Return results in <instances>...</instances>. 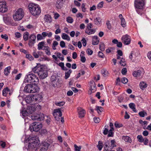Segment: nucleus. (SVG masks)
Listing matches in <instances>:
<instances>
[{
  "label": "nucleus",
  "mask_w": 151,
  "mask_h": 151,
  "mask_svg": "<svg viewBox=\"0 0 151 151\" xmlns=\"http://www.w3.org/2000/svg\"><path fill=\"white\" fill-rule=\"evenodd\" d=\"M32 71L35 73H37L40 78L44 79L48 76L47 71L45 68L40 65H37L32 69Z\"/></svg>",
  "instance_id": "1"
},
{
  "label": "nucleus",
  "mask_w": 151,
  "mask_h": 151,
  "mask_svg": "<svg viewBox=\"0 0 151 151\" xmlns=\"http://www.w3.org/2000/svg\"><path fill=\"white\" fill-rule=\"evenodd\" d=\"M28 142V145L27 148L29 150H32L36 148L39 143V139L37 136L29 137Z\"/></svg>",
  "instance_id": "2"
},
{
  "label": "nucleus",
  "mask_w": 151,
  "mask_h": 151,
  "mask_svg": "<svg viewBox=\"0 0 151 151\" xmlns=\"http://www.w3.org/2000/svg\"><path fill=\"white\" fill-rule=\"evenodd\" d=\"M39 81L38 77L34 74L29 72L26 76L24 82L35 84H37Z\"/></svg>",
  "instance_id": "3"
},
{
  "label": "nucleus",
  "mask_w": 151,
  "mask_h": 151,
  "mask_svg": "<svg viewBox=\"0 0 151 151\" xmlns=\"http://www.w3.org/2000/svg\"><path fill=\"white\" fill-rule=\"evenodd\" d=\"M28 7L31 13L34 16L39 15L41 12L40 8L37 4L30 3Z\"/></svg>",
  "instance_id": "4"
},
{
  "label": "nucleus",
  "mask_w": 151,
  "mask_h": 151,
  "mask_svg": "<svg viewBox=\"0 0 151 151\" xmlns=\"http://www.w3.org/2000/svg\"><path fill=\"white\" fill-rule=\"evenodd\" d=\"M145 0H135L134 6L137 12L139 14L141 13L139 10H142L145 5Z\"/></svg>",
  "instance_id": "5"
},
{
  "label": "nucleus",
  "mask_w": 151,
  "mask_h": 151,
  "mask_svg": "<svg viewBox=\"0 0 151 151\" xmlns=\"http://www.w3.org/2000/svg\"><path fill=\"white\" fill-rule=\"evenodd\" d=\"M24 12L21 8L18 9L13 16L14 19L18 21L21 19L24 16Z\"/></svg>",
  "instance_id": "6"
},
{
  "label": "nucleus",
  "mask_w": 151,
  "mask_h": 151,
  "mask_svg": "<svg viewBox=\"0 0 151 151\" xmlns=\"http://www.w3.org/2000/svg\"><path fill=\"white\" fill-rule=\"evenodd\" d=\"M42 127V125L39 122H35L32 123L30 125L29 129L31 132H38Z\"/></svg>",
  "instance_id": "7"
},
{
  "label": "nucleus",
  "mask_w": 151,
  "mask_h": 151,
  "mask_svg": "<svg viewBox=\"0 0 151 151\" xmlns=\"http://www.w3.org/2000/svg\"><path fill=\"white\" fill-rule=\"evenodd\" d=\"M49 146L48 143L46 142H43L39 147L36 149L35 151H46Z\"/></svg>",
  "instance_id": "8"
},
{
  "label": "nucleus",
  "mask_w": 151,
  "mask_h": 151,
  "mask_svg": "<svg viewBox=\"0 0 151 151\" xmlns=\"http://www.w3.org/2000/svg\"><path fill=\"white\" fill-rule=\"evenodd\" d=\"M121 40L124 44L126 45H129L131 42V39L130 36L127 34L123 35Z\"/></svg>",
  "instance_id": "9"
},
{
  "label": "nucleus",
  "mask_w": 151,
  "mask_h": 151,
  "mask_svg": "<svg viewBox=\"0 0 151 151\" xmlns=\"http://www.w3.org/2000/svg\"><path fill=\"white\" fill-rule=\"evenodd\" d=\"M53 115L55 117L56 120H59V118H57V116H58V117L59 116L60 117H61L62 116V114L61 111L60 109H58L54 110L53 113Z\"/></svg>",
  "instance_id": "10"
},
{
  "label": "nucleus",
  "mask_w": 151,
  "mask_h": 151,
  "mask_svg": "<svg viewBox=\"0 0 151 151\" xmlns=\"http://www.w3.org/2000/svg\"><path fill=\"white\" fill-rule=\"evenodd\" d=\"M36 37L34 34H32L29 37L28 45L30 47H32L35 42Z\"/></svg>",
  "instance_id": "11"
},
{
  "label": "nucleus",
  "mask_w": 151,
  "mask_h": 151,
  "mask_svg": "<svg viewBox=\"0 0 151 151\" xmlns=\"http://www.w3.org/2000/svg\"><path fill=\"white\" fill-rule=\"evenodd\" d=\"M7 10L6 2L4 1L0 2V12L3 13L5 12Z\"/></svg>",
  "instance_id": "12"
},
{
  "label": "nucleus",
  "mask_w": 151,
  "mask_h": 151,
  "mask_svg": "<svg viewBox=\"0 0 151 151\" xmlns=\"http://www.w3.org/2000/svg\"><path fill=\"white\" fill-rule=\"evenodd\" d=\"M77 111L80 118L83 117L86 114L85 111L81 107H78L77 109Z\"/></svg>",
  "instance_id": "13"
},
{
  "label": "nucleus",
  "mask_w": 151,
  "mask_h": 151,
  "mask_svg": "<svg viewBox=\"0 0 151 151\" xmlns=\"http://www.w3.org/2000/svg\"><path fill=\"white\" fill-rule=\"evenodd\" d=\"M25 100L28 104H35V101H34V100H33V95L27 96L25 98Z\"/></svg>",
  "instance_id": "14"
},
{
  "label": "nucleus",
  "mask_w": 151,
  "mask_h": 151,
  "mask_svg": "<svg viewBox=\"0 0 151 151\" xmlns=\"http://www.w3.org/2000/svg\"><path fill=\"white\" fill-rule=\"evenodd\" d=\"M144 73V70L143 69H142L141 70H138L134 71L133 73V75L134 77H138L142 76Z\"/></svg>",
  "instance_id": "15"
},
{
  "label": "nucleus",
  "mask_w": 151,
  "mask_h": 151,
  "mask_svg": "<svg viewBox=\"0 0 151 151\" xmlns=\"http://www.w3.org/2000/svg\"><path fill=\"white\" fill-rule=\"evenodd\" d=\"M33 100L34 101H35V104L37 103L38 102L40 101L41 100L42 97L41 95L39 94L33 95Z\"/></svg>",
  "instance_id": "16"
},
{
  "label": "nucleus",
  "mask_w": 151,
  "mask_h": 151,
  "mask_svg": "<svg viewBox=\"0 0 151 151\" xmlns=\"http://www.w3.org/2000/svg\"><path fill=\"white\" fill-rule=\"evenodd\" d=\"M36 84H32L31 89V93H35L39 91V88Z\"/></svg>",
  "instance_id": "17"
},
{
  "label": "nucleus",
  "mask_w": 151,
  "mask_h": 151,
  "mask_svg": "<svg viewBox=\"0 0 151 151\" xmlns=\"http://www.w3.org/2000/svg\"><path fill=\"white\" fill-rule=\"evenodd\" d=\"M65 1V0H58L56 4V7L59 9L61 8Z\"/></svg>",
  "instance_id": "18"
},
{
  "label": "nucleus",
  "mask_w": 151,
  "mask_h": 151,
  "mask_svg": "<svg viewBox=\"0 0 151 151\" xmlns=\"http://www.w3.org/2000/svg\"><path fill=\"white\" fill-rule=\"evenodd\" d=\"M99 42V40L97 36H94L92 37V44L93 45H98Z\"/></svg>",
  "instance_id": "19"
},
{
  "label": "nucleus",
  "mask_w": 151,
  "mask_h": 151,
  "mask_svg": "<svg viewBox=\"0 0 151 151\" xmlns=\"http://www.w3.org/2000/svg\"><path fill=\"white\" fill-rule=\"evenodd\" d=\"M45 21L47 23H50L52 21V19L51 16L49 14H47L45 15L44 17Z\"/></svg>",
  "instance_id": "20"
},
{
  "label": "nucleus",
  "mask_w": 151,
  "mask_h": 151,
  "mask_svg": "<svg viewBox=\"0 0 151 151\" xmlns=\"http://www.w3.org/2000/svg\"><path fill=\"white\" fill-rule=\"evenodd\" d=\"M31 86H32L31 84H28L24 88V92L26 93H31Z\"/></svg>",
  "instance_id": "21"
},
{
  "label": "nucleus",
  "mask_w": 151,
  "mask_h": 151,
  "mask_svg": "<svg viewBox=\"0 0 151 151\" xmlns=\"http://www.w3.org/2000/svg\"><path fill=\"white\" fill-rule=\"evenodd\" d=\"M96 30L94 29L87 28L86 29L85 31L86 33L89 35L93 34L95 33Z\"/></svg>",
  "instance_id": "22"
},
{
  "label": "nucleus",
  "mask_w": 151,
  "mask_h": 151,
  "mask_svg": "<svg viewBox=\"0 0 151 151\" xmlns=\"http://www.w3.org/2000/svg\"><path fill=\"white\" fill-rule=\"evenodd\" d=\"M85 52L82 51L81 52L80 57L81 58V61L83 63H85L86 61V58L84 56Z\"/></svg>",
  "instance_id": "23"
},
{
  "label": "nucleus",
  "mask_w": 151,
  "mask_h": 151,
  "mask_svg": "<svg viewBox=\"0 0 151 151\" xmlns=\"http://www.w3.org/2000/svg\"><path fill=\"white\" fill-rule=\"evenodd\" d=\"M94 23L97 25H99L101 24V20L99 17H96L94 19Z\"/></svg>",
  "instance_id": "24"
},
{
  "label": "nucleus",
  "mask_w": 151,
  "mask_h": 151,
  "mask_svg": "<svg viewBox=\"0 0 151 151\" xmlns=\"http://www.w3.org/2000/svg\"><path fill=\"white\" fill-rule=\"evenodd\" d=\"M72 72V71L71 69H69L68 71L65 72V79H67L70 77Z\"/></svg>",
  "instance_id": "25"
},
{
  "label": "nucleus",
  "mask_w": 151,
  "mask_h": 151,
  "mask_svg": "<svg viewBox=\"0 0 151 151\" xmlns=\"http://www.w3.org/2000/svg\"><path fill=\"white\" fill-rule=\"evenodd\" d=\"M10 91V90L8 87H6L3 89L2 91V95L3 96H6L8 93Z\"/></svg>",
  "instance_id": "26"
},
{
  "label": "nucleus",
  "mask_w": 151,
  "mask_h": 151,
  "mask_svg": "<svg viewBox=\"0 0 151 151\" xmlns=\"http://www.w3.org/2000/svg\"><path fill=\"white\" fill-rule=\"evenodd\" d=\"M139 86L141 89L143 90L147 87V84L144 82H141L139 84Z\"/></svg>",
  "instance_id": "27"
},
{
  "label": "nucleus",
  "mask_w": 151,
  "mask_h": 151,
  "mask_svg": "<svg viewBox=\"0 0 151 151\" xmlns=\"http://www.w3.org/2000/svg\"><path fill=\"white\" fill-rule=\"evenodd\" d=\"M11 69V67L10 66H8L6 68L4 71V74L6 76H7L10 73V71Z\"/></svg>",
  "instance_id": "28"
},
{
  "label": "nucleus",
  "mask_w": 151,
  "mask_h": 151,
  "mask_svg": "<svg viewBox=\"0 0 151 151\" xmlns=\"http://www.w3.org/2000/svg\"><path fill=\"white\" fill-rule=\"evenodd\" d=\"M61 37L63 39L66 40L68 41H70V37L69 36L65 33H63Z\"/></svg>",
  "instance_id": "29"
},
{
  "label": "nucleus",
  "mask_w": 151,
  "mask_h": 151,
  "mask_svg": "<svg viewBox=\"0 0 151 151\" xmlns=\"http://www.w3.org/2000/svg\"><path fill=\"white\" fill-rule=\"evenodd\" d=\"M129 106L130 108L132 109L133 111L136 113L137 112V111L135 108V105L133 103H131L129 104Z\"/></svg>",
  "instance_id": "30"
},
{
  "label": "nucleus",
  "mask_w": 151,
  "mask_h": 151,
  "mask_svg": "<svg viewBox=\"0 0 151 151\" xmlns=\"http://www.w3.org/2000/svg\"><path fill=\"white\" fill-rule=\"evenodd\" d=\"M122 139L124 140L126 142H130L131 139L130 137L128 136H123L122 137Z\"/></svg>",
  "instance_id": "31"
},
{
  "label": "nucleus",
  "mask_w": 151,
  "mask_h": 151,
  "mask_svg": "<svg viewBox=\"0 0 151 151\" xmlns=\"http://www.w3.org/2000/svg\"><path fill=\"white\" fill-rule=\"evenodd\" d=\"M31 118L33 120H37L40 121L38 114H33L31 116Z\"/></svg>",
  "instance_id": "32"
},
{
  "label": "nucleus",
  "mask_w": 151,
  "mask_h": 151,
  "mask_svg": "<svg viewBox=\"0 0 151 151\" xmlns=\"http://www.w3.org/2000/svg\"><path fill=\"white\" fill-rule=\"evenodd\" d=\"M38 117H39V119L40 121L43 120L45 118V115L42 113H40L38 114Z\"/></svg>",
  "instance_id": "33"
},
{
  "label": "nucleus",
  "mask_w": 151,
  "mask_h": 151,
  "mask_svg": "<svg viewBox=\"0 0 151 151\" xmlns=\"http://www.w3.org/2000/svg\"><path fill=\"white\" fill-rule=\"evenodd\" d=\"M119 63L122 66H125L126 65V63L125 61V59L124 58H122L121 59Z\"/></svg>",
  "instance_id": "34"
},
{
  "label": "nucleus",
  "mask_w": 151,
  "mask_h": 151,
  "mask_svg": "<svg viewBox=\"0 0 151 151\" xmlns=\"http://www.w3.org/2000/svg\"><path fill=\"white\" fill-rule=\"evenodd\" d=\"M29 35V33L27 32H25L23 35V37L24 40L27 41L28 39Z\"/></svg>",
  "instance_id": "35"
},
{
  "label": "nucleus",
  "mask_w": 151,
  "mask_h": 151,
  "mask_svg": "<svg viewBox=\"0 0 151 151\" xmlns=\"http://www.w3.org/2000/svg\"><path fill=\"white\" fill-rule=\"evenodd\" d=\"M44 42H41L39 43L38 45L37 49L39 50L42 49V47L44 46Z\"/></svg>",
  "instance_id": "36"
},
{
  "label": "nucleus",
  "mask_w": 151,
  "mask_h": 151,
  "mask_svg": "<svg viewBox=\"0 0 151 151\" xmlns=\"http://www.w3.org/2000/svg\"><path fill=\"white\" fill-rule=\"evenodd\" d=\"M90 83L92 84V85H91L90 87V90L92 92L93 91V90L95 88L96 86L93 81H90Z\"/></svg>",
  "instance_id": "37"
},
{
  "label": "nucleus",
  "mask_w": 151,
  "mask_h": 151,
  "mask_svg": "<svg viewBox=\"0 0 151 151\" xmlns=\"http://www.w3.org/2000/svg\"><path fill=\"white\" fill-rule=\"evenodd\" d=\"M65 104V102L64 101H60L59 102H56L55 104L56 105L59 106H63Z\"/></svg>",
  "instance_id": "38"
},
{
  "label": "nucleus",
  "mask_w": 151,
  "mask_h": 151,
  "mask_svg": "<svg viewBox=\"0 0 151 151\" xmlns=\"http://www.w3.org/2000/svg\"><path fill=\"white\" fill-rule=\"evenodd\" d=\"M114 49L115 48L113 47L109 48L108 49L106 50V52L107 53L112 52H113L114 50Z\"/></svg>",
  "instance_id": "39"
},
{
  "label": "nucleus",
  "mask_w": 151,
  "mask_h": 151,
  "mask_svg": "<svg viewBox=\"0 0 151 151\" xmlns=\"http://www.w3.org/2000/svg\"><path fill=\"white\" fill-rule=\"evenodd\" d=\"M139 115L142 117H144L145 115H147V113L144 111H141L139 113Z\"/></svg>",
  "instance_id": "40"
},
{
  "label": "nucleus",
  "mask_w": 151,
  "mask_h": 151,
  "mask_svg": "<svg viewBox=\"0 0 151 151\" xmlns=\"http://www.w3.org/2000/svg\"><path fill=\"white\" fill-rule=\"evenodd\" d=\"M128 81V79L126 77L122 78L121 80V82L124 84L127 83Z\"/></svg>",
  "instance_id": "41"
},
{
  "label": "nucleus",
  "mask_w": 151,
  "mask_h": 151,
  "mask_svg": "<svg viewBox=\"0 0 151 151\" xmlns=\"http://www.w3.org/2000/svg\"><path fill=\"white\" fill-rule=\"evenodd\" d=\"M137 138L138 139V141L140 142H142L144 141V138L141 135H139L137 136Z\"/></svg>",
  "instance_id": "42"
},
{
  "label": "nucleus",
  "mask_w": 151,
  "mask_h": 151,
  "mask_svg": "<svg viewBox=\"0 0 151 151\" xmlns=\"http://www.w3.org/2000/svg\"><path fill=\"white\" fill-rule=\"evenodd\" d=\"M75 147V151H80L81 147V146H78L76 145H74Z\"/></svg>",
  "instance_id": "43"
},
{
  "label": "nucleus",
  "mask_w": 151,
  "mask_h": 151,
  "mask_svg": "<svg viewBox=\"0 0 151 151\" xmlns=\"http://www.w3.org/2000/svg\"><path fill=\"white\" fill-rule=\"evenodd\" d=\"M121 24L122 27H124L126 26V24L125 19H122L121 20Z\"/></svg>",
  "instance_id": "44"
},
{
  "label": "nucleus",
  "mask_w": 151,
  "mask_h": 151,
  "mask_svg": "<svg viewBox=\"0 0 151 151\" xmlns=\"http://www.w3.org/2000/svg\"><path fill=\"white\" fill-rule=\"evenodd\" d=\"M114 126L116 128H120L122 127V124L119 123L117 122H116L114 124Z\"/></svg>",
  "instance_id": "45"
},
{
  "label": "nucleus",
  "mask_w": 151,
  "mask_h": 151,
  "mask_svg": "<svg viewBox=\"0 0 151 151\" xmlns=\"http://www.w3.org/2000/svg\"><path fill=\"white\" fill-rule=\"evenodd\" d=\"M96 110L99 113V112H101L103 111V108L101 107L97 106L96 107Z\"/></svg>",
  "instance_id": "46"
},
{
  "label": "nucleus",
  "mask_w": 151,
  "mask_h": 151,
  "mask_svg": "<svg viewBox=\"0 0 151 151\" xmlns=\"http://www.w3.org/2000/svg\"><path fill=\"white\" fill-rule=\"evenodd\" d=\"M56 80H54L52 81V86L54 87H56L57 86V82Z\"/></svg>",
  "instance_id": "47"
},
{
  "label": "nucleus",
  "mask_w": 151,
  "mask_h": 151,
  "mask_svg": "<svg viewBox=\"0 0 151 151\" xmlns=\"http://www.w3.org/2000/svg\"><path fill=\"white\" fill-rule=\"evenodd\" d=\"M22 114L24 116H26L28 115V112L26 110H23L22 112Z\"/></svg>",
  "instance_id": "48"
},
{
  "label": "nucleus",
  "mask_w": 151,
  "mask_h": 151,
  "mask_svg": "<svg viewBox=\"0 0 151 151\" xmlns=\"http://www.w3.org/2000/svg\"><path fill=\"white\" fill-rule=\"evenodd\" d=\"M106 25L107 28L109 29H110L111 28V26L109 21L106 22Z\"/></svg>",
  "instance_id": "49"
},
{
  "label": "nucleus",
  "mask_w": 151,
  "mask_h": 151,
  "mask_svg": "<svg viewBox=\"0 0 151 151\" xmlns=\"http://www.w3.org/2000/svg\"><path fill=\"white\" fill-rule=\"evenodd\" d=\"M114 130L110 129L108 132L109 134H108V137H113V133L112 131Z\"/></svg>",
  "instance_id": "50"
},
{
  "label": "nucleus",
  "mask_w": 151,
  "mask_h": 151,
  "mask_svg": "<svg viewBox=\"0 0 151 151\" xmlns=\"http://www.w3.org/2000/svg\"><path fill=\"white\" fill-rule=\"evenodd\" d=\"M115 142L114 140H112L111 141V146L110 147L111 148H112L114 147H116V145L115 144Z\"/></svg>",
  "instance_id": "51"
},
{
  "label": "nucleus",
  "mask_w": 151,
  "mask_h": 151,
  "mask_svg": "<svg viewBox=\"0 0 151 151\" xmlns=\"http://www.w3.org/2000/svg\"><path fill=\"white\" fill-rule=\"evenodd\" d=\"M100 50L101 51H103L105 50V45L103 44H100L99 47Z\"/></svg>",
  "instance_id": "52"
},
{
  "label": "nucleus",
  "mask_w": 151,
  "mask_h": 151,
  "mask_svg": "<svg viewBox=\"0 0 151 151\" xmlns=\"http://www.w3.org/2000/svg\"><path fill=\"white\" fill-rule=\"evenodd\" d=\"M101 73L103 76L106 77L107 75L108 72L106 70H102Z\"/></svg>",
  "instance_id": "53"
},
{
  "label": "nucleus",
  "mask_w": 151,
  "mask_h": 151,
  "mask_svg": "<svg viewBox=\"0 0 151 151\" xmlns=\"http://www.w3.org/2000/svg\"><path fill=\"white\" fill-rule=\"evenodd\" d=\"M67 22L69 23H72L73 21L72 18L70 17H68L67 18Z\"/></svg>",
  "instance_id": "54"
},
{
  "label": "nucleus",
  "mask_w": 151,
  "mask_h": 151,
  "mask_svg": "<svg viewBox=\"0 0 151 151\" xmlns=\"http://www.w3.org/2000/svg\"><path fill=\"white\" fill-rule=\"evenodd\" d=\"M37 39L38 40H42L43 39V36L40 34H38L37 35Z\"/></svg>",
  "instance_id": "55"
},
{
  "label": "nucleus",
  "mask_w": 151,
  "mask_h": 151,
  "mask_svg": "<svg viewBox=\"0 0 151 151\" xmlns=\"http://www.w3.org/2000/svg\"><path fill=\"white\" fill-rule=\"evenodd\" d=\"M26 57L28 58L30 60H32L33 59V58L30 54L26 55Z\"/></svg>",
  "instance_id": "56"
},
{
  "label": "nucleus",
  "mask_w": 151,
  "mask_h": 151,
  "mask_svg": "<svg viewBox=\"0 0 151 151\" xmlns=\"http://www.w3.org/2000/svg\"><path fill=\"white\" fill-rule=\"evenodd\" d=\"M106 125L105 126V128H104V130L103 133L104 135H106L107 134L108 132H109L108 129L106 127Z\"/></svg>",
  "instance_id": "57"
},
{
  "label": "nucleus",
  "mask_w": 151,
  "mask_h": 151,
  "mask_svg": "<svg viewBox=\"0 0 151 151\" xmlns=\"http://www.w3.org/2000/svg\"><path fill=\"white\" fill-rule=\"evenodd\" d=\"M93 120L94 122L96 123H98L100 121V119L99 118L94 117L93 118Z\"/></svg>",
  "instance_id": "58"
},
{
  "label": "nucleus",
  "mask_w": 151,
  "mask_h": 151,
  "mask_svg": "<svg viewBox=\"0 0 151 151\" xmlns=\"http://www.w3.org/2000/svg\"><path fill=\"white\" fill-rule=\"evenodd\" d=\"M127 72V70L126 68H123L122 70V73L123 75H125Z\"/></svg>",
  "instance_id": "59"
},
{
  "label": "nucleus",
  "mask_w": 151,
  "mask_h": 151,
  "mask_svg": "<svg viewBox=\"0 0 151 151\" xmlns=\"http://www.w3.org/2000/svg\"><path fill=\"white\" fill-rule=\"evenodd\" d=\"M1 37L3 39H5L6 40H7L8 39V37L6 34L4 35H1Z\"/></svg>",
  "instance_id": "60"
},
{
  "label": "nucleus",
  "mask_w": 151,
  "mask_h": 151,
  "mask_svg": "<svg viewBox=\"0 0 151 151\" xmlns=\"http://www.w3.org/2000/svg\"><path fill=\"white\" fill-rule=\"evenodd\" d=\"M38 54L36 52H34L33 53V55L34 57L35 58H39V53L40 52H38Z\"/></svg>",
  "instance_id": "61"
},
{
  "label": "nucleus",
  "mask_w": 151,
  "mask_h": 151,
  "mask_svg": "<svg viewBox=\"0 0 151 151\" xmlns=\"http://www.w3.org/2000/svg\"><path fill=\"white\" fill-rule=\"evenodd\" d=\"M103 1L100 2L97 6V8L99 9L102 8L103 7Z\"/></svg>",
  "instance_id": "62"
},
{
  "label": "nucleus",
  "mask_w": 151,
  "mask_h": 151,
  "mask_svg": "<svg viewBox=\"0 0 151 151\" xmlns=\"http://www.w3.org/2000/svg\"><path fill=\"white\" fill-rule=\"evenodd\" d=\"M98 56L99 57L104 58V54L101 51H99L98 53Z\"/></svg>",
  "instance_id": "63"
},
{
  "label": "nucleus",
  "mask_w": 151,
  "mask_h": 151,
  "mask_svg": "<svg viewBox=\"0 0 151 151\" xmlns=\"http://www.w3.org/2000/svg\"><path fill=\"white\" fill-rule=\"evenodd\" d=\"M87 52L88 55H92L93 52V51L90 49H88L87 50Z\"/></svg>",
  "instance_id": "64"
}]
</instances>
